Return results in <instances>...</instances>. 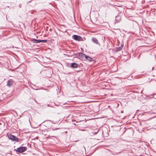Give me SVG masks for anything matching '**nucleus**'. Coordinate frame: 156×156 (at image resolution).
Instances as JSON below:
<instances>
[{
  "label": "nucleus",
  "instance_id": "1",
  "mask_svg": "<svg viewBox=\"0 0 156 156\" xmlns=\"http://www.w3.org/2000/svg\"><path fill=\"white\" fill-rule=\"evenodd\" d=\"M7 136L10 139L13 141L18 142L19 141V139L17 137L10 134H8Z\"/></svg>",
  "mask_w": 156,
  "mask_h": 156
},
{
  "label": "nucleus",
  "instance_id": "2",
  "mask_svg": "<svg viewBox=\"0 0 156 156\" xmlns=\"http://www.w3.org/2000/svg\"><path fill=\"white\" fill-rule=\"evenodd\" d=\"M27 147H21L17 148L16 149V151L20 153H22L25 151L27 150Z\"/></svg>",
  "mask_w": 156,
  "mask_h": 156
},
{
  "label": "nucleus",
  "instance_id": "3",
  "mask_svg": "<svg viewBox=\"0 0 156 156\" xmlns=\"http://www.w3.org/2000/svg\"><path fill=\"white\" fill-rule=\"evenodd\" d=\"M32 41L34 43H38L40 42L46 43L47 40H37L36 39L33 38L32 39Z\"/></svg>",
  "mask_w": 156,
  "mask_h": 156
},
{
  "label": "nucleus",
  "instance_id": "4",
  "mask_svg": "<svg viewBox=\"0 0 156 156\" xmlns=\"http://www.w3.org/2000/svg\"><path fill=\"white\" fill-rule=\"evenodd\" d=\"M73 37L74 39L76 41H80L82 39V37L79 36L74 35L73 36Z\"/></svg>",
  "mask_w": 156,
  "mask_h": 156
},
{
  "label": "nucleus",
  "instance_id": "5",
  "mask_svg": "<svg viewBox=\"0 0 156 156\" xmlns=\"http://www.w3.org/2000/svg\"><path fill=\"white\" fill-rule=\"evenodd\" d=\"M121 17L119 15L117 16H116L115 18V20L116 23H118L121 21Z\"/></svg>",
  "mask_w": 156,
  "mask_h": 156
},
{
  "label": "nucleus",
  "instance_id": "6",
  "mask_svg": "<svg viewBox=\"0 0 156 156\" xmlns=\"http://www.w3.org/2000/svg\"><path fill=\"white\" fill-rule=\"evenodd\" d=\"M92 41L96 44H100L98 40L94 37H93L92 38Z\"/></svg>",
  "mask_w": 156,
  "mask_h": 156
},
{
  "label": "nucleus",
  "instance_id": "7",
  "mask_svg": "<svg viewBox=\"0 0 156 156\" xmlns=\"http://www.w3.org/2000/svg\"><path fill=\"white\" fill-rule=\"evenodd\" d=\"M79 65L75 63H73L71 64V66L73 68H77L78 67Z\"/></svg>",
  "mask_w": 156,
  "mask_h": 156
},
{
  "label": "nucleus",
  "instance_id": "8",
  "mask_svg": "<svg viewBox=\"0 0 156 156\" xmlns=\"http://www.w3.org/2000/svg\"><path fill=\"white\" fill-rule=\"evenodd\" d=\"M85 59L86 60H87L90 62H92L93 61V58H92L87 55L86 56Z\"/></svg>",
  "mask_w": 156,
  "mask_h": 156
},
{
  "label": "nucleus",
  "instance_id": "9",
  "mask_svg": "<svg viewBox=\"0 0 156 156\" xmlns=\"http://www.w3.org/2000/svg\"><path fill=\"white\" fill-rule=\"evenodd\" d=\"M86 56H87V55H86L85 54H83L82 53H80L79 54V56L81 58H82V59H83L84 57L85 58Z\"/></svg>",
  "mask_w": 156,
  "mask_h": 156
},
{
  "label": "nucleus",
  "instance_id": "10",
  "mask_svg": "<svg viewBox=\"0 0 156 156\" xmlns=\"http://www.w3.org/2000/svg\"><path fill=\"white\" fill-rule=\"evenodd\" d=\"M7 84L8 86L10 87L12 85V83L9 80L7 82Z\"/></svg>",
  "mask_w": 156,
  "mask_h": 156
},
{
  "label": "nucleus",
  "instance_id": "11",
  "mask_svg": "<svg viewBox=\"0 0 156 156\" xmlns=\"http://www.w3.org/2000/svg\"><path fill=\"white\" fill-rule=\"evenodd\" d=\"M122 49V48H121V47H119L116 48V50L117 51H121Z\"/></svg>",
  "mask_w": 156,
  "mask_h": 156
},
{
  "label": "nucleus",
  "instance_id": "12",
  "mask_svg": "<svg viewBox=\"0 0 156 156\" xmlns=\"http://www.w3.org/2000/svg\"><path fill=\"white\" fill-rule=\"evenodd\" d=\"M123 46H124V44H121V46L120 47H121V48H123Z\"/></svg>",
  "mask_w": 156,
  "mask_h": 156
},
{
  "label": "nucleus",
  "instance_id": "13",
  "mask_svg": "<svg viewBox=\"0 0 156 156\" xmlns=\"http://www.w3.org/2000/svg\"><path fill=\"white\" fill-rule=\"evenodd\" d=\"M123 46H124V44H121V46L120 47H121V48H123Z\"/></svg>",
  "mask_w": 156,
  "mask_h": 156
},
{
  "label": "nucleus",
  "instance_id": "14",
  "mask_svg": "<svg viewBox=\"0 0 156 156\" xmlns=\"http://www.w3.org/2000/svg\"><path fill=\"white\" fill-rule=\"evenodd\" d=\"M97 133H98V132H94V133H94V135H96L97 134Z\"/></svg>",
  "mask_w": 156,
  "mask_h": 156
},
{
  "label": "nucleus",
  "instance_id": "15",
  "mask_svg": "<svg viewBox=\"0 0 156 156\" xmlns=\"http://www.w3.org/2000/svg\"><path fill=\"white\" fill-rule=\"evenodd\" d=\"M52 129H53V130H55V129H53V128H52Z\"/></svg>",
  "mask_w": 156,
  "mask_h": 156
}]
</instances>
